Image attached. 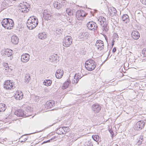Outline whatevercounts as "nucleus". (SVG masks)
<instances>
[{
    "label": "nucleus",
    "instance_id": "53",
    "mask_svg": "<svg viewBox=\"0 0 146 146\" xmlns=\"http://www.w3.org/2000/svg\"><path fill=\"white\" fill-rule=\"evenodd\" d=\"M47 143L46 141H44L43 142V143Z\"/></svg>",
    "mask_w": 146,
    "mask_h": 146
},
{
    "label": "nucleus",
    "instance_id": "22",
    "mask_svg": "<svg viewBox=\"0 0 146 146\" xmlns=\"http://www.w3.org/2000/svg\"><path fill=\"white\" fill-rule=\"evenodd\" d=\"M63 74V70L58 69L55 73V76L57 78L60 79L62 77Z\"/></svg>",
    "mask_w": 146,
    "mask_h": 146
},
{
    "label": "nucleus",
    "instance_id": "39",
    "mask_svg": "<svg viewBox=\"0 0 146 146\" xmlns=\"http://www.w3.org/2000/svg\"><path fill=\"white\" fill-rule=\"evenodd\" d=\"M137 143L139 145L141 143L142 141H143V137L141 135L139 137V139H137Z\"/></svg>",
    "mask_w": 146,
    "mask_h": 146
},
{
    "label": "nucleus",
    "instance_id": "26",
    "mask_svg": "<svg viewBox=\"0 0 146 146\" xmlns=\"http://www.w3.org/2000/svg\"><path fill=\"white\" fill-rule=\"evenodd\" d=\"M53 5L54 8L59 9L62 7V4L60 3V2L54 1Z\"/></svg>",
    "mask_w": 146,
    "mask_h": 146
},
{
    "label": "nucleus",
    "instance_id": "30",
    "mask_svg": "<svg viewBox=\"0 0 146 146\" xmlns=\"http://www.w3.org/2000/svg\"><path fill=\"white\" fill-rule=\"evenodd\" d=\"M25 110L27 112L26 114L28 113L29 114L31 115H31V113H32L33 111L32 109L31 108V107L28 106L26 108Z\"/></svg>",
    "mask_w": 146,
    "mask_h": 146
},
{
    "label": "nucleus",
    "instance_id": "54",
    "mask_svg": "<svg viewBox=\"0 0 146 146\" xmlns=\"http://www.w3.org/2000/svg\"><path fill=\"white\" fill-rule=\"evenodd\" d=\"M55 124V123H53V124H52V125H51L50 127L51 126L53 125L54 124Z\"/></svg>",
    "mask_w": 146,
    "mask_h": 146
},
{
    "label": "nucleus",
    "instance_id": "40",
    "mask_svg": "<svg viewBox=\"0 0 146 146\" xmlns=\"http://www.w3.org/2000/svg\"><path fill=\"white\" fill-rule=\"evenodd\" d=\"M64 133H65V134L68 132L69 131V128L68 127H63Z\"/></svg>",
    "mask_w": 146,
    "mask_h": 146
},
{
    "label": "nucleus",
    "instance_id": "10",
    "mask_svg": "<svg viewBox=\"0 0 146 146\" xmlns=\"http://www.w3.org/2000/svg\"><path fill=\"white\" fill-rule=\"evenodd\" d=\"M87 14L84 11L80 10L76 12V16L78 20H82Z\"/></svg>",
    "mask_w": 146,
    "mask_h": 146
},
{
    "label": "nucleus",
    "instance_id": "44",
    "mask_svg": "<svg viewBox=\"0 0 146 146\" xmlns=\"http://www.w3.org/2000/svg\"><path fill=\"white\" fill-rule=\"evenodd\" d=\"M140 1L143 4L146 5V0H140Z\"/></svg>",
    "mask_w": 146,
    "mask_h": 146
},
{
    "label": "nucleus",
    "instance_id": "46",
    "mask_svg": "<svg viewBox=\"0 0 146 146\" xmlns=\"http://www.w3.org/2000/svg\"><path fill=\"white\" fill-rule=\"evenodd\" d=\"M52 58L53 59L52 60H56V58H55V56L54 55H52V56H51L50 58V60Z\"/></svg>",
    "mask_w": 146,
    "mask_h": 146
},
{
    "label": "nucleus",
    "instance_id": "32",
    "mask_svg": "<svg viewBox=\"0 0 146 146\" xmlns=\"http://www.w3.org/2000/svg\"><path fill=\"white\" fill-rule=\"evenodd\" d=\"M44 84L47 86H50L52 84V81L50 80H45L43 82Z\"/></svg>",
    "mask_w": 146,
    "mask_h": 146
},
{
    "label": "nucleus",
    "instance_id": "24",
    "mask_svg": "<svg viewBox=\"0 0 146 146\" xmlns=\"http://www.w3.org/2000/svg\"><path fill=\"white\" fill-rule=\"evenodd\" d=\"M11 41L14 44H17L19 41V39L15 35L12 36L11 38Z\"/></svg>",
    "mask_w": 146,
    "mask_h": 146
},
{
    "label": "nucleus",
    "instance_id": "51",
    "mask_svg": "<svg viewBox=\"0 0 146 146\" xmlns=\"http://www.w3.org/2000/svg\"><path fill=\"white\" fill-rule=\"evenodd\" d=\"M52 140V139L51 138L50 139L47 141H46L47 143L50 142L51 140Z\"/></svg>",
    "mask_w": 146,
    "mask_h": 146
},
{
    "label": "nucleus",
    "instance_id": "18",
    "mask_svg": "<svg viewBox=\"0 0 146 146\" xmlns=\"http://www.w3.org/2000/svg\"><path fill=\"white\" fill-rule=\"evenodd\" d=\"M92 108L93 111L95 113H97L100 111L101 107L99 105L96 104L92 105Z\"/></svg>",
    "mask_w": 146,
    "mask_h": 146
},
{
    "label": "nucleus",
    "instance_id": "52",
    "mask_svg": "<svg viewBox=\"0 0 146 146\" xmlns=\"http://www.w3.org/2000/svg\"><path fill=\"white\" fill-rule=\"evenodd\" d=\"M104 53H105V52H106L107 51V50H105V49L104 50Z\"/></svg>",
    "mask_w": 146,
    "mask_h": 146
},
{
    "label": "nucleus",
    "instance_id": "35",
    "mask_svg": "<svg viewBox=\"0 0 146 146\" xmlns=\"http://www.w3.org/2000/svg\"><path fill=\"white\" fill-rule=\"evenodd\" d=\"M23 97V95L22 92L20 93H19L15 97L16 100H21L22 99Z\"/></svg>",
    "mask_w": 146,
    "mask_h": 146
},
{
    "label": "nucleus",
    "instance_id": "41",
    "mask_svg": "<svg viewBox=\"0 0 146 146\" xmlns=\"http://www.w3.org/2000/svg\"><path fill=\"white\" fill-rule=\"evenodd\" d=\"M28 137H26L25 135L22 136L20 139L21 140V142H24L27 139Z\"/></svg>",
    "mask_w": 146,
    "mask_h": 146
},
{
    "label": "nucleus",
    "instance_id": "12",
    "mask_svg": "<svg viewBox=\"0 0 146 146\" xmlns=\"http://www.w3.org/2000/svg\"><path fill=\"white\" fill-rule=\"evenodd\" d=\"M52 17L51 12L48 9L44 10L43 12V18L45 20H50Z\"/></svg>",
    "mask_w": 146,
    "mask_h": 146
},
{
    "label": "nucleus",
    "instance_id": "8",
    "mask_svg": "<svg viewBox=\"0 0 146 146\" xmlns=\"http://www.w3.org/2000/svg\"><path fill=\"white\" fill-rule=\"evenodd\" d=\"M96 48L98 51H100L104 49V42L101 40H98L95 44Z\"/></svg>",
    "mask_w": 146,
    "mask_h": 146
},
{
    "label": "nucleus",
    "instance_id": "25",
    "mask_svg": "<svg viewBox=\"0 0 146 146\" xmlns=\"http://www.w3.org/2000/svg\"><path fill=\"white\" fill-rule=\"evenodd\" d=\"M121 19L122 21L125 23H127L129 21V17L126 14L123 15L121 17Z\"/></svg>",
    "mask_w": 146,
    "mask_h": 146
},
{
    "label": "nucleus",
    "instance_id": "14",
    "mask_svg": "<svg viewBox=\"0 0 146 146\" xmlns=\"http://www.w3.org/2000/svg\"><path fill=\"white\" fill-rule=\"evenodd\" d=\"M98 23L104 27L106 26L107 25L106 19L104 17H99L98 18Z\"/></svg>",
    "mask_w": 146,
    "mask_h": 146
},
{
    "label": "nucleus",
    "instance_id": "23",
    "mask_svg": "<svg viewBox=\"0 0 146 146\" xmlns=\"http://www.w3.org/2000/svg\"><path fill=\"white\" fill-rule=\"evenodd\" d=\"M131 36L133 39L137 40L140 37V34L138 31H134L131 33Z\"/></svg>",
    "mask_w": 146,
    "mask_h": 146
},
{
    "label": "nucleus",
    "instance_id": "55",
    "mask_svg": "<svg viewBox=\"0 0 146 146\" xmlns=\"http://www.w3.org/2000/svg\"><path fill=\"white\" fill-rule=\"evenodd\" d=\"M2 62V61L0 59V63H1V62Z\"/></svg>",
    "mask_w": 146,
    "mask_h": 146
},
{
    "label": "nucleus",
    "instance_id": "47",
    "mask_svg": "<svg viewBox=\"0 0 146 146\" xmlns=\"http://www.w3.org/2000/svg\"><path fill=\"white\" fill-rule=\"evenodd\" d=\"M88 144H90V143L88 142H86L84 143V146H89Z\"/></svg>",
    "mask_w": 146,
    "mask_h": 146
},
{
    "label": "nucleus",
    "instance_id": "38",
    "mask_svg": "<svg viewBox=\"0 0 146 146\" xmlns=\"http://www.w3.org/2000/svg\"><path fill=\"white\" fill-rule=\"evenodd\" d=\"M92 137L93 139L96 142H97L99 139V137L98 135H93Z\"/></svg>",
    "mask_w": 146,
    "mask_h": 146
},
{
    "label": "nucleus",
    "instance_id": "43",
    "mask_svg": "<svg viewBox=\"0 0 146 146\" xmlns=\"http://www.w3.org/2000/svg\"><path fill=\"white\" fill-rule=\"evenodd\" d=\"M118 37V35H117V33H114L113 35V38L116 39V38H117Z\"/></svg>",
    "mask_w": 146,
    "mask_h": 146
},
{
    "label": "nucleus",
    "instance_id": "49",
    "mask_svg": "<svg viewBox=\"0 0 146 146\" xmlns=\"http://www.w3.org/2000/svg\"><path fill=\"white\" fill-rule=\"evenodd\" d=\"M69 18H66V20H68L70 23H71L72 21V19H70V18L68 19Z\"/></svg>",
    "mask_w": 146,
    "mask_h": 146
},
{
    "label": "nucleus",
    "instance_id": "21",
    "mask_svg": "<svg viewBox=\"0 0 146 146\" xmlns=\"http://www.w3.org/2000/svg\"><path fill=\"white\" fill-rule=\"evenodd\" d=\"M117 12L116 9L113 7H110L109 9V13L111 16L115 15Z\"/></svg>",
    "mask_w": 146,
    "mask_h": 146
},
{
    "label": "nucleus",
    "instance_id": "7",
    "mask_svg": "<svg viewBox=\"0 0 146 146\" xmlns=\"http://www.w3.org/2000/svg\"><path fill=\"white\" fill-rule=\"evenodd\" d=\"M15 114L19 117H28L31 115L28 113L26 114L25 112L22 109H19L15 112Z\"/></svg>",
    "mask_w": 146,
    "mask_h": 146
},
{
    "label": "nucleus",
    "instance_id": "9",
    "mask_svg": "<svg viewBox=\"0 0 146 146\" xmlns=\"http://www.w3.org/2000/svg\"><path fill=\"white\" fill-rule=\"evenodd\" d=\"M13 83L11 81L7 80L5 81L3 85L4 88L6 90H11L15 88Z\"/></svg>",
    "mask_w": 146,
    "mask_h": 146
},
{
    "label": "nucleus",
    "instance_id": "1",
    "mask_svg": "<svg viewBox=\"0 0 146 146\" xmlns=\"http://www.w3.org/2000/svg\"><path fill=\"white\" fill-rule=\"evenodd\" d=\"M38 23L37 18L35 16L30 17L27 21V25L30 30H32L35 28Z\"/></svg>",
    "mask_w": 146,
    "mask_h": 146
},
{
    "label": "nucleus",
    "instance_id": "19",
    "mask_svg": "<svg viewBox=\"0 0 146 146\" xmlns=\"http://www.w3.org/2000/svg\"><path fill=\"white\" fill-rule=\"evenodd\" d=\"M81 77L79 74H75L74 79L72 81V83L74 84H76Z\"/></svg>",
    "mask_w": 146,
    "mask_h": 146
},
{
    "label": "nucleus",
    "instance_id": "20",
    "mask_svg": "<svg viewBox=\"0 0 146 146\" xmlns=\"http://www.w3.org/2000/svg\"><path fill=\"white\" fill-rule=\"evenodd\" d=\"M89 33L87 32H83L80 33L79 36L82 40H84L88 38L89 37Z\"/></svg>",
    "mask_w": 146,
    "mask_h": 146
},
{
    "label": "nucleus",
    "instance_id": "42",
    "mask_svg": "<svg viewBox=\"0 0 146 146\" xmlns=\"http://www.w3.org/2000/svg\"><path fill=\"white\" fill-rule=\"evenodd\" d=\"M142 53L144 56H146V48L143 49L142 51Z\"/></svg>",
    "mask_w": 146,
    "mask_h": 146
},
{
    "label": "nucleus",
    "instance_id": "2",
    "mask_svg": "<svg viewBox=\"0 0 146 146\" xmlns=\"http://www.w3.org/2000/svg\"><path fill=\"white\" fill-rule=\"evenodd\" d=\"M1 23L2 26L5 29H12L14 24L13 21L9 18L3 19L2 20Z\"/></svg>",
    "mask_w": 146,
    "mask_h": 146
},
{
    "label": "nucleus",
    "instance_id": "5",
    "mask_svg": "<svg viewBox=\"0 0 146 146\" xmlns=\"http://www.w3.org/2000/svg\"><path fill=\"white\" fill-rule=\"evenodd\" d=\"M146 121H145L140 120L137 122L133 127L135 130H140L144 126Z\"/></svg>",
    "mask_w": 146,
    "mask_h": 146
},
{
    "label": "nucleus",
    "instance_id": "27",
    "mask_svg": "<svg viewBox=\"0 0 146 146\" xmlns=\"http://www.w3.org/2000/svg\"><path fill=\"white\" fill-rule=\"evenodd\" d=\"M71 83V81L68 79L67 81L64 82L62 86V88L63 89H65L67 88L69 86V84Z\"/></svg>",
    "mask_w": 146,
    "mask_h": 146
},
{
    "label": "nucleus",
    "instance_id": "16",
    "mask_svg": "<svg viewBox=\"0 0 146 146\" xmlns=\"http://www.w3.org/2000/svg\"><path fill=\"white\" fill-rule=\"evenodd\" d=\"M11 2L9 0H4L1 4V7L3 9H5L6 8L11 6Z\"/></svg>",
    "mask_w": 146,
    "mask_h": 146
},
{
    "label": "nucleus",
    "instance_id": "45",
    "mask_svg": "<svg viewBox=\"0 0 146 146\" xmlns=\"http://www.w3.org/2000/svg\"><path fill=\"white\" fill-rule=\"evenodd\" d=\"M35 100L36 101H37L39 100V97L37 96H35Z\"/></svg>",
    "mask_w": 146,
    "mask_h": 146
},
{
    "label": "nucleus",
    "instance_id": "48",
    "mask_svg": "<svg viewBox=\"0 0 146 146\" xmlns=\"http://www.w3.org/2000/svg\"><path fill=\"white\" fill-rule=\"evenodd\" d=\"M109 132L112 135H113V131L111 129H109Z\"/></svg>",
    "mask_w": 146,
    "mask_h": 146
},
{
    "label": "nucleus",
    "instance_id": "31",
    "mask_svg": "<svg viewBox=\"0 0 146 146\" xmlns=\"http://www.w3.org/2000/svg\"><path fill=\"white\" fill-rule=\"evenodd\" d=\"M6 109V105L4 104H0V112H3Z\"/></svg>",
    "mask_w": 146,
    "mask_h": 146
},
{
    "label": "nucleus",
    "instance_id": "11",
    "mask_svg": "<svg viewBox=\"0 0 146 146\" xmlns=\"http://www.w3.org/2000/svg\"><path fill=\"white\" fill-rule=\"evenodd\" d=\"M87 25L89 29L94 31L96 30L98 27L97 24L93 21H90L88 22L87 24Z\"/></svg>",
    "mask_w": 146,
    "mask_h": 146
},
{
    "label": "nucleus",
    "instance_id": "37",
    "mask_svg": "<svg viewBox=\"0 0 146 146\" xmlns=\"http://www.w3.org/2000/svg\"><path fill=\"white\" fill-rule=\"evenodd\" d=\"M60 18L62 21L65 22L66 20V17L64 15H60Z\"/></svg>",
    "mask_w": 146,
    "mask_h": 146
},
{
    "label": "nucleus",
    "instance_id": "6",
    "mask_svg": "<svg viewBox=\"0 0 146 146\" xmlns=\"http://www.w3.org/2000/svg\"><path fill=\"white\" fill-rule=\"evenodd\" d=\"M72 39L70 36H66L63 40V46L66 47L70 46L72 43Z\"/></svg>",
    "mask_w": 146,
    "mask_h": 146
},
{
    "label": "nucleus",
    "instance_id": "15",
    "mask_svg": "<svg viewBox=\"0 0 146 146\" xmlns=\"http://www.w3.org/2000/svg\"><path fill=\"white\" fill-rule=\"evenodd\" d=\"M55 103L53 100H50L47 101L44 105L45 108L46 109L50 110L55 106Z\"/></svg>",
    "mask_w": 146,
    "mask_h": 146
},
{
    "label": "nucleus",
    "instance_id": "36",
    "mask_svg": "<svg viewBox=\"0 0 146 146\" xmlns=\"http://www.w3.org/2000/svg\"><path fill=\"white\" fill-rule=\"evenodd\" d=\"M66 12L69 16H71L73 15V12L69 9H67L66 10Z\"/></svg>",
    "mask_w": 146,
    "mask_h": 146
},
{
    "label": "nucleus",
    "instance_id": "50",
    "mask_svg": "<svg viewBox=\"0 0 146 146\" xmlns=\"http://www.w3.org/2000/svg\"><path fill=\"white\" fill-rule=\"evenodd\" d=\"M116 48L115 47H114L113 49L112 52L113 53H114L116 52Z\"/></svg>",
    "mask_w": 146,
    "mask_h": 146
},
{
    "label": "nucleus",
    "instance_id": "33",
    "mask_svg": "<svg viewBox=\"0 0 146 146\" xmlns=\"http://www.w3.org/2000/svg\"><path fill=\"white\" fill-rule=\"evenodd\" d=\"M54 31L56 34H57L59 36H60L62 33V31L59 28H57L55 29L54 30Z\"/></svg>",
    "mask_w": 146,
    "mask_h": 146
},
{
    "label": "nucleus",
    "instance_id": "4",
    "mask_svg": "<svg viewBox=\"0 0 146 146\" xmlns=\"http://www.w3.org/2000/svg\"><path fill=\"white\" fill-rule=\"evenodd\" d=\"M30 5L26 2H23L19 5V9L22 12L26 13L29 10Z\"/></svg>",
    "mask_w": 146,
    "mask_h": 146
},
{
    "label": "nucleus",
    "instance_id": "13",
    "mask_svg": "<svg viewBox=\"0 0 146 146\" xmlns=\"http://www.w3.org/2000/svg\"><path fill=\"white\" fill-rule=\"evenodd\" d=\"M12 50L10 49H4L1 51V53L3 56L6 57L11 56L12 54Z\"/></svg>",
    "mask_w": 146,
    "mask_h": 146
},
{
    "label": "nucleus",
    "instance_id": "3",
    "mask_svg": "<svg viewBox=\"0 0 146 146\" xmlns=\"http://www.w3.org/2000/svg\"><path fill=\"white\" fill-rule=\"evenodd\" d=\"M96 64L94 61L92 59L86 61L85 67L86 69L90 71L94 70L96 68Z\"/></svg>",
    "mask_w": 146,
    "mask_h": 146
},
{
    "label": "nucleus",
    "instance_id": "28",
    "mask_svg": "<svg viewBox=\"0 0 146 146\" xmlns=\"http://www.w3.org/2000/svg\"><path fill=\"white\" fill-rule=\"evenodd\" d=\"M38 38L40 39H43L46 37V35L45 32L40 33L38 35Z\"/></svg>",
    "mask_w": 146,
    "mask_h": 146
},
{
    "label": "nucleus",
    "instance_id": "29",
    "mask_svg": "<svg viewBox=\"0 0 146 146\" xmlns=\"http://www.w3.org/2000/svg\"><path fill=\"white\" fill-rule=\"evenodd\" d=\"M64 131L63 127H60L57 129L56 131L57 133L60 135L65 134V133H64Z\"/></svg>",
    "mask_w": 146,
    "mask_h": 146
},
{
    "label": "nucleus",
    "instance_id": "17",
    "mask_svg": "<svg viewBox=\"0 0 146 146\" xmlns=\"http://www.w3.org/2000/svg\"><path fill=\"white\" fill-rule=\"evenodd\" d=\"M29 57L30 55L29 54H23L21 56V60L23 62L26 63L29 60Z\"/></svg>",
    "mask_w": 146,
    "mask_h": 146
},
{
    "label": "nucleus",
    "instance_id": "34",
    "mask_svg": "<svg viewBox=\"0 0 146 146\" xmlns=\"http://www.w3.org/2000/svg\"><path fill=\"white\" fill-rule=\"evenodd\" d=\"M31 79L30 76L29 74H26L25 77V82L26 83H29Z\"/></svg>",
    "mask_w": 146,
    "mask_h": 146
}]
</instances>
